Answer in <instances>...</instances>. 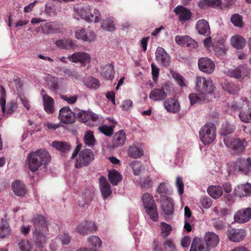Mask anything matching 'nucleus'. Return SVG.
<instances>
[{
  "label": "nucleus",
  "mask_w": 251,
  "mask_h": 251,
  "mask_svg": "<svg viewBox=\"0 0 251 251\" xmlns=\"http://www.w3.org/2000/svg\"><path fill=\"white\" fill-rule=\"evenodd\" d=\"M50 161V153L44 149H40L28 154L26 165L31 172H34L42 165L47 164Z\"/></svg>",
  "instance_id": "obj_1"
},
{
  "label": "nucleus",
  "mask_w": 251,
  "mask_h": 251,
  "mask_svg": "<svg viewBox=\"0 0 251 251\" xmlns=\"http://www.w3.org/2000/svg\"><path fill=\"white\" fill-rule=\"evenodd\" d=\"M34 226L33 235L35 236V242L39 247H42L46 243L48 238V229L47 221L42 215H37L32 219Z\"/></svg>",
  "instance_id": "obj_2"
},
{
  "label": "nucleus",
  "mask_w": 251,
  "mask_h": 251,
  "mask_svg": "<svg viewBox=\"0 0 251 251\" xmlns=\"http://www.w3.org/2000/svg\"><path fill=\"white\" fill-rule=\"evenodd\" d=\"M73 18L79 20L81 19L88 23H97L101 20L100 11L90 5H84L74 8Z\"/></svg>",
  "instance_id": "obj_3"
},
{
  "label": "nucleus",
  "mask_w": 251,
  "mask_h": 251,
  "mask_svg": "<svg viewBox=\"0 0 251 251\" xmlns=\"http://www.w3.org/2000/svg\"><path fill=\"white\" fill-rule=\"evenodd\" d=\"M216 128L212 123H207L200 129L199 132L200 138L204 145L212 143L216 138Z\"/></svg>",
  "instance_id": "obj_4"
},
{
  "label": "nucleus",
  "mask_w": 251,
  "mask_h": 251,
  "mask_svg": "<svg viewBox=\"0 0 251 251\" xmlns=\"http://www.w3.org/2000/svg\"><path fill=\"white\" fill-rule=\"evenodd\" d=\"M225 145L233 151L234 153L239 154L243 152L246 147L247 143L245 139L225 137L224 139Z\"/></svg>",
  "instance_id": "obj_5"
},
{
  "label": "nucleus",
  "mask_w": 251,
  "mask_h": 251,
  "mask_svg": "<svg viewBox=\"0 0 251 251\" xmlns=\"http://www.w3.org/2000/svg\"><path fill=\"white\" fill-rule=\"evenodd\" d=\"M16 102L14 100L10 101L6 104L5 91L2 86L0 87V108L4 115L11 114L17 108Z\"/></svg>",
  "instance_id": "obj_6"
},
{
  "label": "nucleus",
  "mask_w": 251,
  "mask_h": 251,
  "mask_svg": "<svg viewBox=\"0 0 251 251\" xmlns=\"http://www.w3.org/2000/svg\"><path fill=\"white\" fill-rule=\"evenodd\" d=\"M75 37L84 42L91 43L96 39V34L95 32L88 28L77 27L74 29Z\"/></svg>",
  "instance_id": "obj_7"
},
{
  "label": "nucleus",
  "mask_w": 251,
  "mask_h": 251,
  "mask_svg": "<svg viewBox=\"0 0 251 251\" xmlns=\"http://www.w3.org/2000/svg\"><path fill=\"white\" fill-rule=\"evenodd\" d=\"M94 159V155L92 151L87 149L82 150L77 158L75 166L77 168L87 166Z\"/></svg>",
  "instance_id": "obj_8"
},
{
  "label": "nucleus",
  "mask_w": 251,
  "mask_h": 251,
  "mask_svg": "<svg viewBox=\"0 0 251 251\" xmlns=\"http://www.w3.org/2000/svg\"><path fill=\"white\" fill-rule=\"evenodd\" d=\"M78 117L86 125L94 126L99 119V116L91 111H81L78 113Z\"/></svg>",
  "instance_id": "obj_9"
},
{
  "label": "nucleus",
  "mask_w": 251,
  "mask_h": 251,
  "mask_svg": "<svg viewBox=\"0 0 251 251\" xmlns=\"http://www.w3.org/2000/svg\"><path fill=\"white\" fill-rule=\"evenodd\" d=\"M68 59L73 63L85 65L90 62L91 58L89 53L84 51H78L69 55Z\"/></svg>",
  "instance_id": "obj_10"
},
{
  "label": "nucleus",
  "mask_w": 251,
  "mask_h": 251,
  "mask_svg": "<svg viewBox=\"0 0 251 251\" xmlns=\"http://www.w3.org/2000/svg\"><path fill=\"white\" fill-rule=\"evenodd\" d=\"M58 118L61 122L68 124H72L75 121V114L68 106L60 109Z\"/></svg>",
  "instance_id": "obj_11"
},
{
  "label": "nucleus",
  "mask_w": 251,
  "mask_h": 251,
  "mask_svg": "<svg viewBox=\"0 0 251 251\" xmlns=\"http://www.w3.org/2000/svg\"><path fill=\"white\" fill-rule=\"evenodd\" d=\"M226 235L229 239L233 242L242 241L246 236V231L243 229L229 228L226 231Z\"/></svg>",
  "instance_id": "obj_12"
},
{
  "label": "nucleus",
  "mask_w": 251,
  "mask_h": 251,
  "mask_svg": "<svg viewBox=\"0 0 251 251\" xmlns=\"http://www.w3.org/2000/svg\"><path fill=\"white\" fill-rule=\"evenodd\" d=\"M251 194V184L246 183L236 186L233 190V195L240 198L248 197Z\"/></svg>",
  "instance_id": "obj_13"
},
{
  "label": "nucleus",
  "mask_w": 251,
  "mask_h": 251,
  "mask_svg": "<svg viewBox=\"0 0 251 251\" xmlns=\"http://www.w3.org/2000/svg\"><path fill=\"white\" fill-rule=\"evenodd\" d=\"M198 65L200 70L205 73H212L215 68L213 61L207 57H202L199 60Z\"/></svg>",
  "instance_id": "obj_14"
},
{
  "label": "nucleus",
  "mask_w": 251,
  "mask_h": 251,
  "mask_svg": "<svg viewBox=\"0 0 251 251\" xmlns=\"http://www.w3.org/2000/svg\"><path fill=\"white\" fill-rule=\"evenodd\" d=\"M234 221L238 223H245L251 219V208H246L237 211L234 216Z\"/></svg>",
  "instance_id": "obj_15"
},
{
  "label": "nucleus",
  "mask_w": 251,
  "mask_h": 251,
  "mask_svg": "<svg viewBox=\"0 0 251 251\" xmlns=\"http://www.w3.org/2000/svg\"><path fill=\"white\" fill-rule=\"evenodd\" d=\"M203 240L206 244L207 248L209 249L215 248L219 243V238L217 234L211 231L206 232L203 237Z\"/></svg>",
  "instance_id": "obj_16"
},
{
  "label": "nucleus",
  "mask_w": 251,
  "mask_h": 251,
  "mask_svg": "<svg viewBox=\"0 0 251 251\" xmlns=\"http://www.w3.org/2000/svg\"><path fill=\"white\" fill-rule=\"evenodd\" d=\"M41 95L45 111L48 114H52L55 111L53 99L47 95L44 90H42Z\"/></svg>",
  "instance_id": "obj_17"
},
{
  "label": "nucleus",
  "mask_w": 251,
  "mask_h": 251,
  "mask_svg": "<svg viewBox=\"0 0 251 251\" xmlns=\"http://www.w3.org/2000/svg\"><path fill=\"white\" fill-rule=\"evenodd\" d=\"M155 60L161 65L167 66L170 63V58L166 51L161 47H158L155 52Z\"/></svg>",
  "instance_id": "obj_18"
},
{
  "label": "nucleus",
  "mask_w": 251,
  "mask_h": 251,
  "mask_svg": "<svg viewBox=\"0 0 251 251\" xmlns=\"http://www.w3.org/2000/svg\"><path fill=\"white\" fill-rule=\"evenodd\" d=\"M235 168L239 171L247 174L251 169V158H239L235 162Z\"/></svg>",
  "instance_id": "obj_19"
},
{
  "label": "nucleus",
  "mask_w": 251,
  "mask_h": 251,
  "mask_svg": "<svg viewBox=\"0 0 251 251\" xmlns=\"http://www.w3.org/2000/svg\"><path fill=\"white\" fill-rule=\"evenodd\" d=\"M174 11L176 14L178 16L179 20L181 23L189 20L192 17V13L190 10L181 6L176 7Z\"/></svg>",
  "instance_id": "obj_20"
},
{
  "label": "nucleus",
  "mask_w": 251,
  "mask_h": 251,
  "mask_svg": "<svg viewBox=\"0 0 251 251\" xmlns=\"http://www.w3.org/2000/svg\"><path fill=\"white\" fill-rule=\"evenodd\" d=\"M250 70L246 65L240 66L230 72V75L237 79H244L248 76Z\"/></svg>",
  "instance_id": "obj_21"
},
{
  "label": "nucleus",
  "mask_w": 251,
  "mask_h": 251,
  "mask_svg": "<svg viewBox=\"0 0 251 251\" xmlns=\"http://www.w3.org/2000/svg\"><path fill=\"white\" fill-rule=\"evenodd\" d=\"M100 187L103 199L108 198L112 193V191L105 177L101 176L99 178Z\"/></svg>",
  "instance_id": "obj_22"
},
{
  "label": "nucleus",
  "mask_w": 251,
  "mask_h": 251,
  "mask_svg": "<svg viewBox=\"0 0 251 251\" xmlns=\"http://www.w3.org/2000/svg\"><path fill=\"white\" fill-rule=\"evenodd\" d=\"M162 207L165 214L168 215L172 214L174 210V202L173 199L165 196L162 200Z\"/></svg>",
  "instance_id": "obj_23"
},
{
  "label": "nucleus",
  "mask_w": 251,
  "mask_h": 251,
  "mask_svg": "<svg viewBox=\"0 0 251 251\" xmlns=\"http://www.w3.org/2000/svg\"><path fill=\"white\" fill-rule=\"evenodd\" d=\"M41 28L45 34L57 33L60 30L59 24L54 22L45 23L41 25Z\"/></svg>",
  "instance_id": "obj_24"
},
{
  "label": "nucleus",
  "mask_w": 251,
  "mask_h": 251,
  "mask_svg": "<svg viewBox=\"0 0 251 251\" xmlns=\"http://www.w3.org/2000/svg\"><path fill=\"white\" fill-rule=\"evenodd\" d=\"M129 156L133 158H138L144 154V150L141 145L137 144L130 146L127 150Z\"/></svg>",
  "instance_id": "obj_25"
},
{
  "label": "nucleus",
  "mask_w": 251,
  "mask_h": 251,
  "mask_svg": "<svg viewBox=\"0 0 251 251\" xmlns=\"http://www.w3.org/2000/svg\"><path fill=\"white\" fill-rule=\"evenodd\" d=\"M196 28L200 34L208 35L210 30L208 22L205 20H200L196 24Z\"/></svg>",
  "instance_id": "obj_26"
},
{
  "label": "nucleus",
  "mask_w": 251,
  "mask_h": 251,
  "mask_svg": "<svg viewBox=\"0 0 251 251\" xmlns=\"http://www.w3.org/2000/svg\"><path fill=\"white\" fill-rule=\"evenodd\" d=\"M164 105L169 112L175 113L178 112L180 109L179 103L175 99L167 100L165 101Z\"/></svg>",
  "instance_id": "obj_27"
},
{
  "label": "nucleus",
  "mask_w": 251,
  "mask_h": 251,
  "mask_svg": "<svg viewBox=\"0 0 251 251\" xmlns=\"http://www.w3.org/2000/svg\"><path fill=\"white\" fill-rule=\"evenodd\" d=\"M167 97L164 89H154L150 92L149 98L153 101L164 100Z\"/></svg>",
  "instance_id": "obj_28"
},
{
  "label": "nucleus",
  "mask_w": 251,
  "mask_h": 251,
  "mask_svg": "<svg viewBox=\"0 0 251 251\" xmlns=\"http://www.w3.org/2000/svg\"><path fill=\"white\" fill-rule=\"evenodd\" d=\"M114 73V66L112 64H107L101 67V75L105 79H112Z\"/></svg>",
  "instance_id": "obj_29"
},
{
  "label": "nucleus",
  "mask_w": 251,
  "mask_h": 251,
  "mask_svg": "<svg viewBox=\"0 0 251 251\" xmlns=\"http://www.w3.org/2000/svg\"><path fill=\"white\" fill-rule=\"evenodd\" d=\"M55 44L57 47L65 50L74 49L76 47L74 42L68 39L57 40Z\"/></svg>",
  "instance_id": "obj_30"
},
{
  "label": "nucleus",
  "mask_w": 251,
  "mask_h": 251,
  "mask_svg": "<svg viewBox=\"0 0 251 251\" xmlns=\"http://www.w3.org/2000/svg\"><path fill=\"white\" fill-rule=\"evenodd\" d=\"M126 140V135L123 130H120L114 136L112 140V146L114 147H118L123 146Z\"/></svg>",
  "instance_id": "obj_31"
},
{
  "label": "nucleus",
  "mask_w": 251,
  "mask_h": 251,
  "mask_svg": "<svg viewBox=\"0 0 251 251\" xmlns=\"http://www.w3.org/2000/svg\"><path fill=\"white\" fill-rule=\"evenodd\" d=\"M231 45L238 50L243 49L246 46V40L239 35L233 36L230 39Z\"/></svg>",
  "instance_id": "obj_32"
},
{
  "label": "nucleus",
  "mask_w": 251,
  "mask_h": 251,
  "mask_svg": "<svg viewBox=\"0 0 251 251\" xmlns=\"http://www.w3.org/2000/svg\"><path fill=\"white\" fill-rule=\"evenodd\" d=\"M12 189L14 194L18 196H23L26 192L25 185L18 180H15L12 183Z\"/></svg>",
  "instance_id": "obj_33"
},
{
  "label": "nucleus",
  "mask_w": 251,
  "mask_h": 251,
  "mask_svg": "<svg viewBox=\"0 0 251 251\" xmlns=\"http://www.w3.org/2000/svg\"><path fill=\"white\" fill-rule=\"evenodd\" d=\"M189 99L190 101L191 105L200 104L201 102L204 101H208L209 100L207 99L205 95L200 94V93H192L189 94Z\"/></svg>",
  "instance_id": "obj_34"
},
{
  "label": "nucleus",
  "mask_w": 251,
  "mask_h": 251,
  "mask_svg": "<svg viewBox=\"0 0 251 251\" xmlns=\"http://www.w3.org/2000/svg\"><path fill=\"white\" fill-rule=\"evenodd\" d=\"M190 251H209L207 247L198 238H194Z\"/></svg>",
  "instance_id": "obj_35"
},
{
  "label": "nucleus",
  "mask_w": 251,
  "mask_h": 251,
  "mask_svg": "<svg viewBox=\"0 0 251 251\" xmlns=\"http://www.w3.org/2000/svg\"><path fill=\"white\" fill-rule=\"evenodd\" d=\"M207 193L213 199H217L223 194V189L219 186L212 185L207 189Z\"/></svg>",
  "instance_id": "obj_36"
},
{
  "label": "nucleus",
  "mask_w": 251,
  "mask_h": 251,
  "mask_svg": "<svg viewBox=\"0 0 251 251\" xmlns=\"http://www.w3.org/2000/svg\"><path fill=\"white\" fill-rule=\"evenodd\" d=\"M101 27L107 31H113L115 30V22L113 18H108L103 20L101 24Z\"/></svg>",
  "instance_id": "obj_37"
},
{
  "label": "nucleus",
  "mask_w": 251,
  "mask_h": 251,
  "mask_svg": "<svg viewBox=\"0 0 251 251\" xmlns=\"http://www.w3.org/2000/svg\"><path fill=\"white\" fill-rule=\"evenodd\" d=\"M51 146L56 150L64 153L69 151L70 149V146L69 144L66 142L62 141H54L52 143Z\"/></svg>",
  "instance_id": "obj_38"
},
{
  "label": "nucleus",
  "mask_w": 251,
  "mask_h": 251,
  "mask_svg": "<svg viewBox=\"0 0 251 251\" xmlns=\"http://www.w3.org/2000/svg\"><path fill=\"white\" fill-rule=\"evenodd\" d=\"M108 176L111 183L114 186L117 185L122 179V176L115 170L110 171Z\"/></svg>",
  "instance_id": "obj_39"
},
{
  "label": "nucleus",
  "mask_w": 251,
  "mask_h": 251,
  "mask_svg": "<svg viewBox=\"0 0 251 251\" xmlns=\"http://www.w3.org/2000/svg\"><path fill=\"white\" fill-rule=\"evenodd\" d=\"M83 141L84 144L89 147H93L96 144V139L92 131H87L84 136Z\"/></svg>",
  "instance_id": "obj_40"
},
{
  "label": "nucleus",
  "mask_w": 251,
  "mask_h": 251,
  "mask_svg": "<svg viewBox=\"0 0 251 251\" xmlns=\"http://www.w3.org/2000/svg\"><path fill=\"white\" fill-rule=\"evenodd\" d=\"M206 82H209L210 84L205 85L204 86V90H202L201 94L205 95L206 97L210 100L209 97H212L213 93L214 92L215 87L213 85L212 80L209 78H206Z\"/></svg>",
  "instance_id": "obj_41"
},
{
  "label": "nucleus",
  "mask_w": 251,
  "mask_h": 251,
  "mask_svg": "<svg viewBox=\"0 0 251 251\" xmlns=\"http://www.w3.org/2000/svg\"><path fill=\"white\" fill-rule=\"evenodd\" d=\"M145 211L150 218L153 221L158 220V214L157 212L156 205H153L144 208Z\"/></svg>",
  "instance_id": "obj_42"
},
{
  "label": "nucleus",
  "mask_w": 251,
  "mask_h": 251,
  "mask_svg": "<svg viewBox=\"0 0 251 251\" xmlns=\"http://www.w3.org/2000/svg\"><path fill=\"white\" fill-rule=\"evenodd\" d=\"M170 73L172 77L175 79L178 85L181 87L187 86L185 79L181 75L173 70H171Z\"/></svg>",
  "instance_id": "obj_43"
},
{
  "label": "nucleus",
  "mask_w": 251,
  "mask_h": 251,
  "mask_svg": "<svg viewBox=\"0 0 251 251\" xmlns=\"http://www.w3.org/2000/svg\"><path fill=\"white\" fill-rule=\"evenodd\" d=\"M10 226L6 221L2 220L0 226V238L3 239L8 235L11 232Z\"/></svg>",
  "instance_id": "obj_44"
},
{
  "label": "nucleus",
  "mask_w": 251,
  "mask_h": 251,
  "mask_svg": "<svg viewBox=\"0 0 251 251\" xmlns=\"http://www.w3.org/2000/svg\"><path fill=\"white\" fill-rule=\"evenodd\" d=\"M84 84L90 89H97L100 86L98 79L92 77H86L83 81Z\"/></svg>",
  "instance_id": "obj_45"
},
{
  "label": "nucleus",
  "mask_w": 251,
  "mask_h": 251,
  "mask_svg": "<svg viewBox=\"0 0 251 251\" xmlns=\"http://www.w3.org/2000/svg\"><path fill=\"white\" fill-rule=\"evenodd\" d=\"M209 82H206V78L201 76H197L196 78V90L201 93L202 90H204V87L205 85L209 84Z\"/></svg>",
  "instance_id": "obj_46"
},
{
  "label": "nucleus",
  "mask_w": 251,
  "mask_h": 251,
  "mask_svg": "<svg viewBox=\"0 0 251 251\" xmlns=\"http://www.w3.org/2000/svg\"><path fill=\"white\" fill-rule=\"evenodd\" d=\"M142 202L144 208L156 204L152 196L149 193H145L143 195Z\"/></svg>",
  "instance_id": "obj_47"
},
{
  "label": "nucleus",
  "mask_w": 251,
  "mask_h": 251,
  "mask_svg": "<svg viewBox=\"0 0 251 251\" xmlns=\"http://www.w3.org/2000/svg\"><path fill=\"white\" fill-rule=\"evenodd\" d=\"M87 241L90 246L96 249L100 248L102 244V242L100 238L95 235L89 237L87 239Z\"/></svg>",
  "instance_id": "obj_48"
},
{
  "label": "nucleus",
  "mask_w": 251,
  "mask_h": 251,
  "mask_svg": "<svg viewBox=\"0 0 251 251\" xmlns=\"http://www.w3.org/2000/svg\"><path fill=\"white\" fill-rule=\"evenodd\" d=\"M239 117L244 123H251V108L241 111L239 114Z\"/></svg>",
  "instance_id": "obj_49"
},
{
  "label": "nucleus",
  "mask_w": 251,
  "mask_h": 251,
  "mask_svg": "<svg viewBox=\"0 0 251 251\" xmlns=\"http://www.w3.org/2000/svg\"><path fill=\"white\" fill-rule=\"evenodd\" d=\"M223 87L229 93L231 94H237L239 91V87L237 85L230 82L226 83Z\"/></svg>",
  "instance_id": "obj_50"
},
{
  "label": "nucleus",
  "mask_w": 251,
  "mask_h": 251,
  "mask_svg": "<svg viewBox=\"0 0 251 251\" xmlns=\"http://www.w3.org/2000/svg\"><path fill=\"white\" fill-rule=\"evenodd\" d=\"M160 227L161 235L164 238H166L170 234L172 230V226L165 222L160 223Z\"/></svg>",
  "instance_id": "obj_51"
},
{
  "label": "nucleus",
  "mask_w": 251,
  "mask_h": 251,
  "mask_svg": "<svg viewBox=\"0 0 251 251\" xmlns=\"http://www.w3.org/2000/svg\"><path fill=\"white\" fill-rule=\"evenodd\" d=\"M230 21L235 26L240 28L243 26V18L238 14L233 15L230 18Z\"/></svg>",
  "instance_id": "obj_52"
},
{
  "label": "nucleus",
  "mask_w": 251,
  "mask_h": 251,
  "mask_svg": "<svg viewBox=\"0 0 251 251\" xmlns=\"http://www.w3.org/2000/svg\"><path fill=\"white\" fill-rule=\"evenodd\" d=\"M20 251H31L32 247L29 242L26 240H21L18 243Z\"/></svg>",
  "instance_id": "obj_53"
},
{
  "label": "nucleus",
  "mask_w": 251,
  "mask_h": 251,
  "mask_svg": "<svg viewBox=\"0 0 251 251\" xmlns=\"http://www.w3.org/2000/svg\"><path fill=\"white\" fill-rule=\"evenodd\" d=\"M114 126L102 125L99 127V131L106 136H110L113 132Z\"/></svg>",
  "instance_id": "obj_54"
},
{
  "label": "nucleus",
  "mask_w": 251,
  "mask_h": 251,
  "mask_svg": "<svg viewBox=\"0 0 251 251\" xmlns=\"http://www.w3.org/2000/svg\"><path fill=\"white\" fill-rule=\"evenodd\" d=\"M76 231L79 233L86 234L89 232L87 225V222H84L78 225L76 227Z\"/></svg>",
  "instance_id": "obj_55"
},
{
  "label": "nucleus",
  "mask_w": 251,
  "mask_h": 251,
  "mask_svg": "<svg viewBox=\"0 0 251 251\" xmlns=\"http://www.w3.org/2000/svg\"><path fill=\"white\" fill-rule=\"evenodd\" d=\"M176 185L177 187L178 193L181 196L184 192V183L181 177L177 176L176 177Z\"/></svg>",
  "instance_id": "obj_56"
},
{
  "label": "nucleus",
  "mask_w": 251,
  "mask_h": 251,
  "mask_svg": "<svg viewBox=\"0 0 251 251\" xmlns=\"http://www.w3.org/2000/svg\"><path fill=\"white\" fill-rule=\"evenodd\" d=\"M135 175H139L141 172V165L139 162L133 161L130 164Z\"/></svg>",
  "instance_id": "obj_57"
},
{
  "label": "nucleus",
  "mask_w": 251,
  "mask_h": 251,
  "mask_svg": "<svg viewBox=\"0 0 251 251\" xmlns=\"http://www.w3.org/2000/svg\"><path fill=\"white\" fill-rule=\"evenodd\" d=\"M61 98L64 101H66L68 104H72L76 102L77 99V96L74 95L71 96L69 95H61Z\"/></svg>",
  "instance_id": "obj_58"
},
{
  "label": "nucleus",
  "mask_w": 251,
  "mask_h": 251,
  "mask_svg": "<svg viewBox=\"0 0 251 251\" xmlns=\"http://www.w3.org/2000/svg\"><path fill=\"white\" fill-rule=\"evenodd\" d=\"M201 206L204 208H209L212 204L211 200L206 197H203L201 198L200 201Z\"/></svg>",
  "instance_id": "obj_59"
},
{
  "label": "nucleus",
  "mask_w": 251,
  "mask_h": 251,
  "mask_svg": "<svg viewBox=\"0 0 251 251\" xmlns=\"http://www.w3.org/2000/svg\"><path fill=\"white\" fill-rule=\"evenodd\" d=\"M187 37L188 36L177 35L175 38V41L178 45L182 46H186V41L187 40Z\"/></svg>",
  "instance_id": "obj_60"
},
{
  "label": "nucleus",
  "mask_w": 251,
  "mask_h": 251,
  "mask_svg": "<svg viewBox=\"0 0 251 251\" xmlns=\"http://www.w3.org/2000/svg\"><path fill=\"white\" fill-rule=\"evenodd\" d=\"M56 240H59L63 245H67L69 244L71 239L69 235L64 233L57 238Z\"/></svg>",
  "instance_id": "obj_61"
},
{
  "label": "nucleus",
  "mask_w": 251,
  "mask_h": 251,
  "mask_svg": "<svg viewBox=\"0 0 251 251\" xmlns=\"http://www.w3.org/2000/svg\"><path fill=\"white\" fill-rule=\"evenodd\" d=\"M151 67L152 79L154 81H156L158 76L159 69L154 64H152Z\"/></svg>",
  "instance_id": "obj_62"
},
{
  "label": "nucleus",
  "mask_w": 251,
  "mask_h": 251,
  "mask_svg": "<svg viewBox=\"0 0 251 251\" xmlns=\"http://www.w3.org/2000/svg\"><path fill=\"white\" fill-rule=\"evenodd\" d=\"M191 242L189 236H184L181 239V245L183 248H188Z\"/></svg>",
  "instance_id": "obj_63"
},
{
  "label": "nucleus",
  "mask_w": 251,
  "mask_h": 251,
  "mask_svg": "<svg viewBox=\"0 0 251 251\" xmlns=\"http://www.w3.org/2000/svg\"><path fill=\"white\" fill-rule=\"evenodd\" d=\"M215 51L218 56L222 57L225 54L226 48L224 45H223L221 48H216Z\"/></svg>",
  "instance_id": "obj_64"
}]
</instances>
